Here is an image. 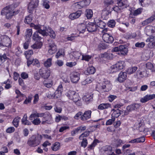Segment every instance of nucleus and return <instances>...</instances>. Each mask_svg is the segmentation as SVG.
Segmentation results:
<instances>
[{"label": "nucleus", "mask_w": 155, "mask_h": 155, "mask_svg": "<svg viewBox=\"0 0 155 155\" xmlns=\"http://www.w3.org/2000/svg\"><path fill=\"white\" fill-rule=\"evenodd\" d=\"M33 25L34 28L38 30L36 32H39V34L43 36L49 35L52 38H55V33L51 28L39 25Z\"/></svg>", "instance_id": "f257e3e1"}, {"label": "nucleus", "mask_w": 155, "mask_h": 155, "mask_svg": "<svg viewBox=\"0 0 155 155\" xmlns=\"http://www.w3.org/2000/svg\"><path fill=\"white\" fill-rule=\"evenodd\" d=\"M19 12L18 10H14L13 6L11 5L3 8L1 10V14L2 15H5L6 19H10L13 16L18 14Z\"/></svg>", "instance_id": "f03ea898"}, {"label": "nucleus", "mask_w": 155, "mask_h": 155, "mask_svg": "<svg viewBox=\"0 0 155 155\" xmlns=\"http://www.w3.org/2000/svg\"><path fill=\"white\" fill-rule=\"evenodd\" d=\"M65 95L70 99L72 100L78 106H81L82 103L81 101V99L78 93L72 91H68L65 94Z\"/></svg>", "instance_id": "7ed1b4c3"}, {"label": "nucleus", "mask_w": 155, "mask_h": 155, "mask_svg": "<svg viewBox=\"0 0 155 155\" xmlns=\"http://www.w3.org/2000/svg\"><path fill=\"white\" fill-rule=\"evenodd\" d=\"M41 140L42 136L38 134L37 135H32L28 139L27 144L31 147H35L39 144Z\"/></svg>", "instance_id": "20e7f679"}, {"label": "nucleus", "mask_w": 155, "mask_h": 155, "mask_svg": "<svg viewBox=\"0 0 155 155\" xmlns=\"http://www.w3.org/2000/svg\"><path fill=\"white\" fill-rule=\"evenodd\" d=\"M11 44L12 41L8 36L0 35V49H3V47H9Z\"/></svg>", "instance_id": "39448f33"}, {"label": "nucleus", "mask_w": 155, "mask_h": 155, "mask_svg": "<svg viewBox=\"0 0 155 155\" xmlns=\"http://www.w3.org/2000/svg\"><path fill=\"white\" fill-rule=\"evenodd\" d=\"M113 51L117 52L119 55H125L127 54L128 49L126 45H120L119 47L114 48L112 50Z\"/></svg>", "instance_id": "423d86ee"}, {"label": "nucleus", "mask_w": 155, "mask_h": 155, "mask_svg": "<svg viewBox=\"0 0 155 155\" xmlns=\"http://www.w3.org/2000/svg\"><path fill=\"white\" fill-rule=\"evenodd\" d=\"M30 2L29 3L28 6V12L31 13L35 8L37 7L38 5V0H30Z\"/></svg>", "instance_id": "0eeeda50"}, {"label": "nucleus", "mask_w": 155, "mask_h": 155, "mask_svg": "<svg viewBox=\"0 0 155 155\" xmlns=\"http://www.w3.org/2000/svg\"><path fill=\"white\" fill-rule=\"evenodd\" d=\"M124 62L120 61L117 62L115 64L111 67L113 72H117L118 71L123 69L124 66Z\"/></svg>", "instance_id": "6e6552de"}, {"label": "nucleus", "mask_w": 155, "mask_h": 155, "mask_svg": "<svg viewBox=\"0 0 155 155\" xmlns=\"http://www.w3.org/2000/svg\"><path fill=\"white\" fill-rule=\"evenodd\" d=\"M39 72L41 76L45 79H47L50 75V70L48 69H45L44 68L40 69Z\"/></svg>", "instance_id": "1a4fd4ad"}, {"label": "nucleus", "mask_w": 155, "mask_h": 155, "mask_svg": "<svg viewBox=\"0 0 155 155\" xmlns=\"http://www.w3.org/2000/svg\"><path fill=\"white\" fill-rule=\"evenodd\" d=\"M81 1L76 3L75 5L77 8L80 9L88 5L91 2V0H81Z\"/></svg>", "instance_id": "9d476101"}, {"label": "nucleus", "mask_w": 155, "mask_h": 155, "mask_svg": "<svg viewBox=\"0 0 155 155\" xmlns=\"http://www.w3.org/2000/svg\"><path fill=\"white\" fill-rule=\"evenodd\" d=\"M111 84L108 81H105L102 84L101 91L102 92H108L111 89Z\"/></svg>", "instance_id": "9b49d317"}, {"label": "nucleus", "mask_w": 155, "mask_h": 155, "mask_svg": "<svg viewBox=\"0 0 155 155\" xmlns=\"http://www.w3.org/2000/svg\"><path fill=\"white\" fill-rule=\"evenodd\" d=\"M102 150L104 152V153L106 155H116L112 151V147L110 146H106L103 147Z\"/></svg>", "instance_id": "f8f14e48"}, {"label": "nucleus", "mask_w": 155, "mask_h": 155, "mask_svg": "<svg viewBox=\"0 0 155 155\" xmlns=\"http://www.w3.org/2000/svg\"><path fill=\"white\" fill-rule=\"evenodd\" d=\"M80 73L78 72H74L71 74L70 78L71 81L74 83L77 82L80 79Z\"/></svg>", "instance_id": "ddd939ff"}, {"label": "nucleus", "mask_w": 155, "mask_h": 155, "mask_svg": "<svg viewBox=\"0 0 155 155\" xmlns=\"http://www.w3.org/2000/svg\"><path fill=\"white\" fill-rule=\"evenodd\" d=\"M98 27L96 24L94 23L89 22L87 26V29L89 32L95 31L97 30Z\"/></svg>", "instance_id": "4468645a"}, {"label": "nucleus", "mask_w": 155, "mask_h": 155, "mask_svg": "<svg viewBox=\"0 0 155 155\" xmlns=\"http://www.w3.org/2000/svg\"><path fill=\"white\" fill-rule=\"evenodd\" d=\"M102 38L105 42L107 43H112L114 40L112 36L108 33L104 34L102 36Z\"/></svg>", "instance_id": "2eb2a0df"}, {"label": "nucleus", "mask_w": 155, "mask_h": 155, "mask_svg": "<svg viewBox=\"0 0 155 155\" xmlns=\"http://www.w3.org/2000/svg\"><path fill=\"white\" fill-rule=\"evenodd\" d=\"M49 47L48 52L50 54H52L56 52L57 50L56 45H55L53 41H51L49 43Z\"/></svg>", "instance_id": "dca6fc26"}, {"label": "nucleus", "mask_w": 155, "mask_h": 155, "mask_svg": "<svg viewBox=\"0 0 155 155\" xmlns=\"http://www.w3.org/2000/svg\"><path fill=\"white\" fill-rule=\"evenodd\" d=\"M91 111L90 110L85 111L84 114H82L81 119L82 120L84 121L90 119L91 117Z\"/></svg>", "instance_id": "f3484780"}, {"label": "nucleus", "mask_w": 155, "mask_h": 155, "mask_svg": "<svg viewBox=\"0 0 155 155\" xmlns=\"http://www.w3.org/2000/svg\"><path fill=\"white\" fill-rule=\"evenodd\" d=\"M117 4L120 7L123 9L128 6L127 0H117Z\"/></svg>", "instance_id": "a211bd4d"}, {"label": "nucleus", "mask_w": 155, "mask_h": 155, "mask_svg": "<svg viewBox=\"0 0 155 155\" xmlns=\"http://www.w3.org/2000/svg\"><path fill=\"white\" fill-rule=\"evenodd\" d=\"M94 21L97 26L101 28H103L106 25V24L104 22L99 19L95 18Z\"/></svg>", "instance_id": "6ab92c4d"}, {"label": "nucleus", "mask_w": 155, "mask_h": 155, "mask_svg": "<svg viewBox=\"0 0 155 155\" xmlns=\"http://www.w3.org/2000/svg\"><path fill=\"white\" fill-rule=\"evenodd\" d=\"M62 86L61 84L59 85L57 89L54 93V97L56 98L59 97L62 94Z\"/></svg>", "instance_id": "aec40b11"}, {"label": "nucleus", "mask_w": 155, "mask_h": 155, "mask_svg": "<svg viewBox=\"0 0 155 155\" xmlns=\"http://www.w3.org/2000/svg\"><path fill=\"white\" fill-rule=\"evenodd\" d=\"M86 129V127H79L77 129L71 132V135L72 136H74L76 134L79 132H81L85 130Z\"/></svg>", "instance_id": "412c9836"}, {"label": "nucleus", "mask_w": 155, "mask_h": 155, "mask_svg": "<svg viewBox=\"0 0 155 155\" xmlns=\"http://www.w3.org/2000/svg\"><path fill=\"white\" fill-rule=\"evenodd\" d=\"M127 76L126 72H121L119 74L117 80L119 82H122L126 79Z\"/></svg>", "instance_id": "4be33fe9"}, {"label": "nucleus", "mask_w": 155, "mask_h": 155, "mask_svg": "<svg viewBox=\"0 0 155 155\" xmlns=\"http://www.w3.org/2000/svg\"><path fill=\"white\" fill-rule=\"evenodd\" d=\"M81 12L80 11H78L75 13L71 14L69 16L70 19L74 20L79 18L81 14Z\"/></svg>", "instance_id": "5701e85b"}, {"label": "nucleus", "mask_w": 155, "mask_h": 155, "mask_svg": "<svg viewBox=\"0 0 155 155\" xmlns=\"http://www.w3.org/2000/svg\"><path fill=\"white\" fill-rule=\"evenodd\" d=\"M154 20H155V14L143 21L142 25L143 26L146 25L152 22Z\"/></svg>", "instance_id": "b1692460"}, {"label": "nucleus", "mask_w": 155, "mask_h": 155, "mask_svg": "<svg viewBox=\"0 0 155 155\" xmlns=\"http://www.w3.org/2000/svg\"><path fill=\"white\" fill-rule=\"evenodd\" d=\"M21 123L22 124L25 125H31V122L27 120V116L26 114H25L21 120Z\"/></svg>", "instance_id": "393cba45"}, {"label": "nucleus", "mask_w": 155, "mask_h": 155, "mask_svg": "<svg viewBox=\"0 0 155 155\" xmlns=\"http://www.w3.org/2000/svg\"><path fill=\"white\" fill-rule=\"evenodd\" d=\"M52 57L48 58L43 62V64L44 66L47 68L50 67L52 65Z\"/></svg>", "instance_id": "a878e982"}, {"label": "nucleus", "mask_w": 155, "mask_h": 155, "mask_svg": "<svg viewBox=\"0 0 155 155\" xmlns=\"http://www.w3.org/2000/svg\"><path fill=\"white\" fill-rule=\"evenodd\" d=\"M86 27L84 23L80 24L78 25V29L79 32V33H84L86 29Z\"/></svg>", "instance_id": "bb28decb"}, {"label": "nucleus", "mask_w": 155, "mask_h": 155, "mask_svg": "<svg viewBox=\"0 0 155 155\" xmlns=\"http://www.w3.org/2000/svg\"><path fill=\"white\" fill-rule=\"evenodd\" d=\"M93 97L91 93L87 94L83 97V100L87 102L92 100Z\"/></svg>", "instance_id": "cd10ccee"}, {"label": "nucleus", "mask_w": 155, "mask_h": 155, "mask_svg": "<svg viewBox=\"0 0 155 155\" xmlns=\"http://www.w3.org/2000/svg\"><path fill=\"white\" fill-rule=\"evenodd\" d=\"M42 45L41 42L36 41L33 45L31 46V47L33 49L41 48Z\"/></svg>", "instance_id": "c85d7f7f"}, {"label": "nucleus", "mask_w": 155, "mask_h": 155, "mask_svg": "<svg viewBox=\"0 0 155 155\" xmlns=\"http://www.w3.org/2000/svg\"><path fill=\"white\" fill-rule=\"evenodd\" d=\"M110 105L108 103H103L100 104L98 107V109L99 110H103L107 109L110 107Z\"/></svg>", "instance_id": "c756f323"}, {"label": "nucleus", "mask_w": 155, "mask_h": 155, "mask_svg": "<svg viewBox=\"0 0 155 155\" xmlns=\"http://www.w3.org/2000/svg\"><path fill=\"white\" fill-rule=\"evenodd\" d=\"M39 32H35L33 36V39L36 41H40L42 38L39 35Z\"/></svg>", "instance_id": "7c9ffc66"}, {"label": "nucleus", "mask_w": 155, "mask_h": 155, "mask_svg": "<svg viewBox=\"0 0 155 155\" xmlns=\"http://www.w3.org/2000/svg\"><path fill=\"white\" fill-rule=\"evenodd\" d=\"M85 15L88 19H91L92 17L93 12L92 10L87 9L86 10Z\"/></svg>", "instance_id": "2f4dec72"}, {"label": "nucleus", "mask_w": 155, "mask_h": 155, "mask_svg": "<svg viewBox=\"0 0 155 155\" xmlns=\"http://www.w3.org/2000/svg\"><path fill=\"white\" fill-rule=\"evenodd\" d=\"M32 33L31 29H29L27 30L26 32V41H29L30 39V37H31Z\"/></svg>", "instance_id": "473e14b6"}, {"label": "nucleus", "mask_w": 155, "mask_h": 155, "mask_svg": "<svg viewBox=\"0 0 155 155\" xmlns=\"http://www.w3.org/2000/svg\"><path fill=\"white\" fill-rule=\"evenodd\" d=\"M112 110L114 111V112L112 114V117H114L115 118L117 117L120 115V110L119 109H117L116 110H115L113 109Z\"/></svg>", "instance_id": "72a5a7b5"}, {"label": "nucleus", "mask_w": 155, "mask_h": 155, "mask_svg": "<svg viewBox=\"0 0 155 155\" xmlns=\"http://www.w3.org/2000/svg\"><path fill=\"white\" fill-rule=\"evenodd\" d=\"M60 147V143L58 142H57L52 146L51 149L53 151H56L59 149Z\"/></svg>", "instance_id": "f704fd0d"}, {"label": "nucleus", "mask_w": 155, "mask_h": 155, "mask_svg": "<svg viewBox=\"0 0 155 155\" xmlns=\"http://www.w3.org/2000/svg\"><path fill=\"white\" fill-rule=\"evenodd\" d=\"M153 27L152 26H147L145 29V31L147 35H149L150 33H152L153 30Z\"/></svg>", "instance_id": "c9c22d12"}, {"label": "nucleus", "mask_w": 155, "mask_h": 155, "mask_svg": "<svg viewBox=\"0 0 155 155\" xmlns=\"http://www.w3.org/2000/svg\"><path fill=\"white\" fill-rule=\"evenodd\" d=\"M137 67L134 66L129 68L127 70V72L128 74H130L134 73L137 69Z\"/></svg>", "instance_id": "e433bc0d"}, {"label": "nucleus", "mask_w": 155, "mask_h": 155, "mask_svg": "<svg viewBox=\"0 0 155 155\" xmlns=\"http://www.w3.org/2000/svg\"><path fill=\"white\" fill-rule=\"evenodd\" d=\"M44 118L46 120H48H48H49V121L50 122V123H51L52 122V116L49 112H46L45 113V115Z\"/></svg>", "instance_id": "4c0bfd02"}, {"label": "nucleus", "mask_w": 155, "mask_h": 155, "mask_svg": "<svg viewBox=\"0 0 155 155\" xmlns=\"http://www.w3.org/2000/svg\"><path fill=\"white\" fill-rule=\"evenodd\" d=\"M150 2V0H139V3L142 6L148 5Z\"/></svg>", "instance_id": "58836bf2"}, {"label": "nucleus", "mask_w": 155, "mask_h": 155, "mask_svg": "<svg viewBox=\"0 0 155 155\" xmlns=\"http://www.w3.org/2000/svg\"><path fill=\"white\" fill-rule=\"evenodd\" d=\"M87 72L89 74H93L95 72V69L93 66L89 67L87 69Z\"/></svg>", "instance_id": "ea45409f"}, {"label": "nucleus", "mask_w": 155, "mask_h": 155, "mask_svg": "<svg viewBox=\"0 0 155 155\" xmlns=\"http://www.w3.org/2000/svg\"><path fill=\"white\" fill-rule=\"evenodd\" d=\"M32 20V15H31L26 16L24 20V22L27 24L31 23Z\"/></svg>", "instance_id": "a19ab883"}, {"label": "nucleus", "mask_w": 155, "mask_h": 155, "mask_svg": "<svg viewBox=\"0 0 155 155\" xmlns=\"http://www.w3.org/2000/svg\"><path fill=\"white\" fill-rule=\"evenodd\" d=\"M20 119L21 118L18 116H17L15 118L12 122L13 125L15 126L18 125V123Z\"/></svg>", "instance_id": "79ce46f5"}, {"label": "nucleus", "mask_w": 155, "mask_h": 155, "mask_svg": "<svg viewBox=\"0 0 155 155\" xmlns=\"http://www.w3.org/2000/svg\"><path fill=\"white\" fill-rule=\"evenodd\" d=\"M93 131V130H92V131L86 130L84 133H83L81 134L79 137V139H80L81 137H84L88 136L90 132Z\"/></svg>", "instance_id": "37998d69"}, {"label": "nucleus", "mask_w": 155, "mask_h": 155, "mask_svg": "<svg viewBox=\"0 0 155 155\" xmlns=\"http://www.w3.org/2000/svg\"><path fill=\"white\" fill-rule=\"evenodd\" d=\"M104 3L105 6L108 7L109 5H113L114 1L113 0H104Z\"/></svg>", "instance_id": "c03bdc74"}, {"label": "nucleus", "mask_w": 155, "mask_h": 155, "mask_svg": "<svg viewBox=\"0 0 155 155\" xmlns=\"http://www.w3.org/2000/svg\"><path fill=\"white\" fill-rule=\"evenodd\" d=\"M43 5L44 7L46 9H48L50 8L49 5V1L47 0H43Z\"/></svg>", "instance_id": "a18cd8bd"}, {"label": "nucleus", "mask_w": 155, "mask_h": 155, "mask_svg": "<svg viewBox=\"0 0 155 155\" xmlns=\"http://www.w3.org/2000/svg\"><path fill=\"white\" fill-rule=\"evenodd\" d=\"M33 54V51L32 50H29L28 51H26L25 53L26 57L27 59L30 58V55H32Z\"/></svg>", "instance_id": "49530a36"}, {"label": "nucleus", "mask_w": 155, "mask_h": 155, "mask_svg": "<svg viewBox=\"0 0 155 155\" xmlns=\"http://www.w3.org/2000/svg\"><path fill=\"white\" fill-rule=\"evenodd\" d=\"M98 141L97 140H94L93 143L89 146L88 147L91 149H92L97 145V143H98Z\"/></svg>", "instance_id": "de8ad7c7"}, {"label": "nucleus", "mask_w": 155, "mask_h": 155, "mask_svg": "<svg viewBox=\"0 0 155 155\" xmlns=\"http://www.w3.org/2000/svg\"><path fill=\"white\" fill-rule=\"evenodd\" d=\"M31 122L34 125H37L40 124L41 121L39 118H37L32 120Z\"/></svg>", "instance_id": "09e8293b"}, {"label": "nucleus", "mask_w": 155, "mask_h": 155, "mask_svg": "<svg viewBox=\"0 0 155 155\" xmlns=\"http://www.w3.org/2000/svg\"><path fill=\"white\" fill-rule=\"evenodd\" d=\"M91 56L88 55H82L81 57V60H84L87 61H88L91 59Z\"/></svg>", "instance_id": "8fccbe9b"}, {"label": "nucleus", "mask_w": 155, "mask_h": 155, "mask_svg": "<svg viewBox=\"0 0 155 155\" xmlns=\"http://www.w3.org/2000/svg\"><path fill=\"white\" fill-rule=\"evenodd\" d=\"M81 56V54L78 52H76L74 53L73 56L76 60L80 59Z\"/></svg>", "instance_id": "3c124183"}, {"label": "nucleus", "mask_w": 155, "mask_h": 155, "mask_svg": "<svg viewBox=\"0 0 155 155\" xmlns=\"http://www.w3.org/2000/svg\"><path fill=\"white\" fill-rule=\"evenodd\" d=\"M64 53L63 51L62 50H59L56 53L55 57L57 58H58L60 56L63 55Z\"/></svg>", "instance_id": "603ef678"}, {"label": "nucleus", "mask_w": 155, "mask_h": 155, "mask_svg": "<svg viewBox=\"0 0 155 155\" xmlns=\"http://www.w3.org/2000/svg\"><path fill=\"white\" fill-rule=\"evenodd\" d=\"M115 120V118L112 117L111 119L108 120L106 122V124L107 125H111Z\"/></svg>", "instance_id": "864d4df0"}, {"label": "nucleus", "mask_w": 155, "mask_h": 155, "mask_svg": "<svg viewBox=\"0 0 155 155\" xmlns=\"http://www.w3.org/2000/svg\"><path fill=\"white\" fill-rule=\"evenodd\" d=\"M112 55V54H109L107 53H104L103 54H101V57L103 58L109 59L110 58V55L111 56Z\"/></svg>", "instance_id": "5fc2aeb1"}, {"label": "nucleus", "mask_w": 155, "mask_h": 155, "mask_svg": "<svg viewBox=\"0 0 155 155\" xmlns=\"http://www.w3.org/2000/svg\"><path fill=\"white\" fill-rule=\"evenodd\" d=\"M87 144V140L86 138H83L81 143V146L85 147Z\"/></svg>", "instance_id": "6e6d98bb"}, {"label": "nucleus", "mask_w": 155, "mask_h": 155, "mask_svg": "<svg viewBox=\"0 0 155 155\" xmlns=\"http://www.w3.org/2000/svg\"><path fill=\"white\" fill-rule=\"evenodd\" d=\"M155 39V37L151 35L150 36L146 39V41L147 42H153L154 41Z\"/></svg>", "instance_id": "4d7b16f0"}, {"label": "nucleus", "mask_w": 155, "mask_h": 155, "mask_svg": "<svg viewBox=\"0 0 155 155\" xmlns=\"http://www.w3.org/2000/svg\"><path fill=\"white\" fill-rule=\"evenodd\" d=\"M125 37L127 39H131L134 38L135 37L132 33H126L125 35Z\"/></svg>", "instance_id": "13d9d810"}, {"label": "nucleus", "mask_w": 155, "mask_h": 155, "mask_svg": "<svg viewBox=\"0 0 155 155\" xmlns=\"http://www.w3.org/2000/svg\"><path fill=\"white\" fill-rule=\"evenodd\" d=\"M143 9L142 8H138L136 10H135L134 13V15H137L140 14L142 12Z\"/></svg>", "instance_id": "bf43d9fd"}, {"label": "nucleus", "mask_w": 155, "mask_h": 155, "mask_svg": "<svg viewBox=\"0 0 155 155\" xmlns=\"http://www.w3.org/2000/svg\"><path fill=\"white\" fill-rule=\"evenodd\" d=\"M145 45V43L143 42H137L135 45L136 47L141 48L143 47Z\"/></svg>", "instance_id": "052dcab7"}, {"label": "nucleus", "mask_w": 155, "mask_h": 155, "mask_svg": "<svg viewBox=\"0 0 155 155\" xmlns=\"http://www.w3.org/2000/svg\"><path fill=\"white\" fill-rule=\"evenodd\" d=\"M55 64L59 67H61L63 65L64 62L62 60H57L55 62Z\"/></svg>", "instance_id": "680f3d73"}, {"label": "nucleus", "mask_w": 155, "mask_h": 155, "mask_svg": "<svg viewBox=\"0 0 155 155\" xmlns=\"http://www.w3.org/2000/svg\"><path fill=\"white\" fill-rule=\"evenodd\" d=\"M113 10L117 12H120V10L122 9L118 5L114 6L113 8Z\"/></svg>", "instance_id": "e2e57ef3"}, {"label": "nucleus", "mask_w": 155, "mask_h": 155, "mask_svg": "<svg viewBox=\"0 0 155 155\" xmlns=\"http://www.w3.org/2000/svg\"><path fill=\"white\" fill-rule=\"evenodd\" d=\"M148 101L155 98V94H148L146 95Z\"/></svg>", "instance_id": "0e129e2a"}, {"label": "nucleus", "mask_w": 155, "mask_h": 155, "mask_svg": "<svg viewBox=\"0 0 155 155\" xmlns=\"http://www.w3.org/2000/svg\"><path fill=\"white\" fill-rule=\"evenodd\" d=\"M82 112L79 111L76 114L74 117V118L76 119H78L79 118L81 119V117L82 115Z\"/></svg>", "instance_id": "69168bd1"}, {"label": "nucleus", "mask_w": 155, "mask_h": 155, "mask_svg": "<svg viewBox=\"0 0 155 155\" xmlns=\"http://www.w3.org/2000/svg\"><path fill=\"white\" fill-rule=\"evenodd\" d=\"M108 26L110 27L113 28L114 27L115 25V21L114 20H110L108 23Z\"/></svg>", "instance_id": "338daca9"}, {"label": "nucleus", "mask_w": 155, "mask_h": 155, "mask_svg": "<svg viewBox=\"0 0 155 155\" xmlns=\"http://www.w3.org/2000/svg\"><path fill=\"white\" fill-rule=\"evenodd\" d=\"M76 64V63L75 62H67L66 63V66L70 67H72L73 66L75 65Z\"/></svg>", "instance_id": "774afa93"}]
</instances>
